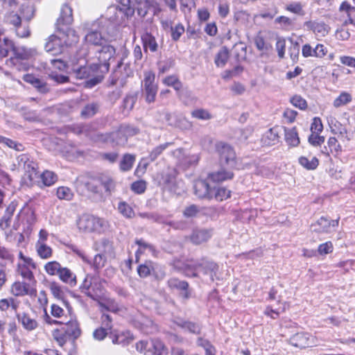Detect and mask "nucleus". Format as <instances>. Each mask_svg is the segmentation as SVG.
<instances>
[{
    "label": "nucleus",
    "mask_w": 355,
    "mask_h": 355,
    "mask_svg": "<svg viewBox=\"0 0 355 355\" xmlns=\"http://www.w3.org/2000/svg\"><path fill=\"white\" fill-rule=\"evenodd\" d=\"M110 24L105 19H98L87 28L84 40L87 44L101 46L112 40L108 30Z\"/></svg>",
    "instance_id": "nucleus-1"
},
{
    "label": "nucleus",
    "mask_w": 355,
    "mask_h": 355,
    "mask_svg": "<svg viewBox=\"0 0 355 355\" xmlns=\"http://www.w3.org/2000/svg\"><path fill=\"white\" fill-rule=\"evenodd\" d=\"M115 54V48L106 43L101 46V49L96 50L92 56L88 51V58L94 61L95 69H101V72L107 73L110 69V61L114 60Z\"/></svg>",
    "instance_id": "nucleus-2"
},
{
    "label": "nucleus",
    "mask_w": 355,
    "mask_h": 355,
    "mask_svg": "<svg viewBox=\"0 0 355 355\" xmlns=\"http://www.w3.org/2000/svg\"><path fill=\"white\" fill-rule=\"evenodd\" d=\"M89 60H91L88 58V49L83 46L77 51L73 60V73L78 79L88 78L97 70L95 69L94 64L90 67L86 65Z\"/></svg>",
    "instance_id": "nucleus-3"
},
{
    "label": "nucleus",
    "mask_w": 355,
    "mask_h": 355,
    "mask_svg": "<svg viewBox=\"0 0 355 355\" xmlns=\"http://www.w3.org/2000/svg\"><path fill=\"white\" fill-rule=\"evenodd\" d=\"M11 51L13 55L6 60V64L7 66L15 67L19 71L26 69L24 64L22 63L23 60H28L37 53L35 49H28L25 46H15L14 44Z\"/></svg>",
    "instance_id": "nucleus-4"
},
{
    "label": "nucleus",
    "mask_w": 355,
    "mask_h": 355,
    "mask_svg": "<svg viewBox=\"0 0 355 355\" xmlns=\"http://www.w3.org/2000/svg\"><path fill=\"white\" fill-rule=\"evenodd\" d=\"M60 329L55 330L53 336L58 341L60 345H63L67 339L75 340L78 338L81 333L79 324L76 320H70L62 324Z\"/></svg>",
    "instance_id": "nucleus-5"
},
{
    "label": "nucleus",
    "mask_w": 355,
    "mask_h": 355,
    "mask_svg": "<svg viewBox=\"0 0 355 355\" xmlns=\"http://www.w3.org/2000/svg\"><path fill=\"white\" fill-rule=\"evenodd\" d=\"M80 230L85 232H103L107 227V222L92 215H83L77 223Z\"/></svg>",
    "instance_id": "nucleus-6"
},
{
    "label": "nucleus",
    "mask_w": 355,
    "mask_h": 355,
    "mask_svg": "<svg viewBox=\"0 0 355 355\" xmlns=\"http://www.w3.org/2000/svg\"><path fill=\"white\" fill-rule=\"evenodd\" d=\"M3 20L6 24L12 27L17 37L24 38L30 36L31 31L28 25L22 23L21 17L15 10L6 12Z\"/></svg>",
    "instance_id": "nucleus-7"
},
{
    "label": "nucleus",
    "mask_w": 355,
    "mask_h": 355,
    "mask_svg": "<svg viewBox=\"0 0 355 355\" xmlns=\"http://www.w3.org/2000/svg\"><path fill=\"white\" fill-rule=\"evenodd\" d=\"M189 267L198 272L209 275L211 282H214V277L218 270V264L207 258H202L196 263H191Z\"/></svg>",
    "instance_id": "nucleus-8"
},
{
    "label": "nucleus",
    "mask_w": 355,
    "mask_h": 355,
    "mask_svg": "<svg viewBox=\"0 0 355 355\" xmlns=\"http://www.w3.org/2000/svg\"><path fill=\"white\" fill-rule=\"evenodd\" d=\"M155 76L152 71L144 72V91L146 101L151 103L155 101L157 92V85L155 83Z\"/></svg>",
    "instance_id": "nucleus-9"
},
{
    "label": "nucleus",
    "mask_w": 355,
    "mask_h": 355,
    "mask_svg": "<svg viewBox=\"0 0 355 355\" xmlns=\"http://www.w3.org/2000/svg\"><path fill=\"white\" fill-rule=\"evenodd\" d=\"M139 132V129L130 124H122L119 130L112 134V138L115 140L116 144L124 145L129 137L137 135Z\"/></svg>",
    "instance_id": "nucleus-10"
},
{
    "label": "nucleus",
    "mask_w": 355,
    "mask_h": 355,
    "mask_svg": "<svg viewBox=\"0 0 355 355\" xmlns=\"http://www.w3.org/2000/svg\"><path fill=\"white\" fill-rule=\"evenodd\" d=\"M216 148L220 155L221 162H225L231 168L236 166V153L233 148L223 142L217 143Z\"/></svg>",
    "instance_id": "nucleus-11"
},
{
    "label": "nucleus",
    "mask_w": 355,
    "mask_h": 355,
    "mask_svg": "<svg viewBox=\"0 0 355 355\" xmlns=\"http://www.w3.org/2000/svg\"><path fill=\"white\" fill-rule=\"evenodd\" d=\"M64 48L62 42V38L59 35L57 32L46 39L44 44V49L53 55L60 54Z\"/></svg>",
    "instance_id": "nucleus-12"
},
{
    "label": "nucleus",
    "mask_w": 355,
    "mask_h": 355,
    "mask_svg": "<svg viewBox=\"0 0 355 355\" xmlns=\"http://www.w3.org/2000/svg\"><path fill=\"white\" fill-rule=\"evenodd\" d=\"M339 218L336 220H329L324 216L320 217L315 223L311 224V230L317 233H330L331 227L338 225Z\"/></svg>",
    "instance_id": "nucleus-13"
},
{
    "label": "nucleus",
    "mask_w": 355,
    "mask_h": 355,
    "mask_svg": "<svg viewBox=\"0 0 355 355\" xmlns=\"http://www.w3.org/2000/svg\"><path fill=\"white\" fill-rule=\"evenodd\" d=\"M35 285L31 282H17L12 284L11 291L15 296H33L37 293Z\"/></svg>",
    "instance_id": "nucleus-14"
},
{
    "label": "nucleus",
    "mask_w": 355,
    "mask_h": 355,
    "mask_svg": "<svg viewBox=\"0 0 355 355\" xmlns=\"http://www.w3.org/2000/svg\"><path fill=\"white\" fill-rule=\"evenodd\" d=\"M58 33L62 38V42L64 46H71L76 44L79 40V36L77 35L76 32L68 26L62 28H59Z\"/></svg>",
    "instance_id": "nucleus-15"
},
{
    "label": "nucleus",
    "mask_w": 355,
    "mask_h": 355,
    "mask_svg": "<svg viewBox=\"0 0 355 355\" xmlns=\"http://www.w3.org/2000/svg\"><path fill=\"white\" fill-rule=\"evenodd\" d=\"M194 193L200 198H212L213 189H211L209 184L205 180H197L193 186Z\"/></svg>",
    "instance_id": "nucleus-16"
},
{
    "label": "nucleus",
    "mask_w": 355,
    "mask_h": 355,
    "mask_svg": "<svg viewBox=\"0 0 355 355\" xmlns=\"http://www.w3.org/2000/svg\"><path fill=\"white\" fill-rule=\"evenodd\" d=\"M168 286L171 289H175L180 291L183 298L188 299L190 297L189 284L187 282L173 277L168 280Z\"/></svg>",
    "instance_id": "nucleus-17"
},
{
    "label": "nucleus",
    "mask_w": 355,
    "mask_h": 355,
    "mask_svg": "<svg viewBox=\"0 0 355 355\" xmlns=\"http://www.w3.org/2000/svg\"><path fill=\"white\" fill-rule=\"evenodd\" d=\"M283 132L282 126H275L269 129L263 135L262 141L266 146H272L279 142V134Z\"/></svg>",
    "instance_id": "nucleus-18"
},
{
    "label": "nucleus",
    "mask_w": 355,
    "mask_h": 355,
    "mask_svg": "<svg viewBox=\"0 0 355 355\" xmlns=\"http://www.w3.org/2000/svg\"><path fill=\"white\" fill-rule=\"evenodd\" d=\"M212 236V230L196 229L193 231L190 239L194 244L198 245L207 241Z\"/></svg>",
    "instance_id": "nucleus-19"
},
{
    "label": "nucleus",
    "mask_w": 355,
    "mask_h": 355,
    "mask_svg": "<svg viewBox=\"0 0 355 355\" xmlns=\"http://www.w3.org/2000/svg\"><path fill=\"white\" fill-rule=\"evenodd\" d=\"M311 337L307 333H297L290 338V343L297 347L305 348L309 347L311 342Z\"/></svg>",
    "instance_id": "nucleus-20"
},
{
    "label": "nucleus",
    "mask_w": 355,
    "mask_h": 355,
    "mask_svg": "<svg viewBox=\"0 0 355 355\" xmlns=\"http://www.w3.org/2000/svg\"><path fill=\"white\" fill-rule=\"evenodd\" d=\"M304 26L315 34L322 37L327 35L330 30L329 26L324 22L307 21Z\"/></svg>",
    "instance_id": "nucleus-21"
},
{
    "label": "nucleus",
    "mask_w": 355,
    "mask_h": 355,
    "mask_svg": "<svg viewBox=\"0 0 355 355\" xmlns=\"http://www.w3.org/2000/svg\"><path fill=\"white\" fill-rule=\"evenodd\" d=\"M24 80L31 84L39 92L42 94H46L50 91V87L46 82L32 75H27L24 78Z\"/></svg>",
    "instance_id": "nucleus-22"
},
{
    "label": "nucleus",
    "mask_w": 355,
    "mask_h": 355,
    "mask_svg": "<svg viewBox=\"0 0 355 355\" xmlns=\"http://www.w3.org/2000/svg\"><path fill=\"white\" fill-rule=\"evenodd\" d=\"M175 323L180 328L191 334L199 335L201 333L202 327L200 324L197 322L178 319Z\"/></svg>",
    "instance_id": "nucleus-23"
},
{
    "label": "nucleus",
    "mask_w": 355,
    "mask_h": 355,
    "mask_svg": "<svg viewBox=\"0 0 355 355\" xmlns=\"http://www.w3.org/2000/svg\"><path fill=\"white\" fill-rule=\"evenodd\" d=\"M60 279L64 283L73 287L77 284L76 276L68 268L62 267L58 274Z\"/></svg>",
    "instance_id": "nucleus-24"
},
{
    "label": "nucleus",
    "mask_w": 355,
    "mask_h": 355,
    "mask_svg": "<svg viewBox=\"0 0 355 355\" xmlns=\"http://www.w3.org/2000/svg\"><path fill=\"white\" fill-rule=\"evenodd\" d=\"M164 352V344L159 340H153L149 343L145 355H163Z\"/></svg>",
    "instance_id": "nucleus-25"
},
{
    "label": "nucleus",
    "mask_w": 355,
    "mask_h": 355,
    "mask_svg": "<svg viewBox=\"0 0 355 355\" xmlns=\"http://www.w3.org/2000/svg\"><path fill=\"white\" fill-rule=\"evenodd\" d=\"M17 318L19 322L21 323L23 327L28 331H33L38 326L37 322L26 313H17Z\"/></svg>",
    "instance_id": "nucleus-26"
},
{
    "label": "nucleus",
    "mask_w": 355,
    "mask_h": 355,
    "mask_svg": "<svg viewBox=\"0 0 355 355\" xmlns=\"http://www.w3.org/2000/svg\"><path fill=\"white\" fill-rule=\"evenodd\" d=\"M285 135V140L288 145L295 147L300 144V138L295 128L291 129L283 127Z\"/></svg>",
    "instance_id": "nucleus-27"
},
{
    "label": "nucleus",
    "mask_w": 355,
    "mask_h": 355,
    "mask_svg": "<svg viewBox=\"0 0 355 355\" xmlns=\"http://www.w3.org/2000/svg\"><path fill=\"white\" fill-rule=\"evenodd\" d=\"M234 173L231 171L220 168L218 171L213 172L209 175V178L215 182H219L233 178Z\"/></svg>",
    "instance_id": "nucleus-28"
},
{
    "label": "nucleus",
    "mask_w": 355,
    "mask_h": 355,
    "mask_svg": "<svg viewBox=\"0 0 355 355\" xmlns=\"http://www.w3.org/2000/svg\"><path fill=\"white\" fill-rule=\"evenodd\" d=\"M141 40L144 50L146 51L148 49L151 52H155L158 49V44L156 42L155 37L149 33H146L141 36Z\"/></svg>",
    "instance_id": "nucleus-29"
},
{
    "label": "nucleus",
    "mask_w": 355,
    "mask_h": 355,
    "mask_svg": "<svg viewBox=\"0 0 355 355\" xmlns=\"http://www.w3.org/2000/svg\"><path fill=\"white\" fill-rule=\"evenodd\" d=\"M19 10L24 19L29 21L34 17L36 8L33 3L26 2L21 5Z\"/></svg>",
    "instance_id": "nucleus-30"
},
{
    "label": "nucleus",
    "mask_w": 355,
    "mask_h": 355,
    "mask_svg": "<svg viewBox=\"0 0 355 355\" xmlns=\"http://www.w3.org/2000/svg\"><path fill=\"white\" fill-rule=\"evenodd\" d=\"M73 21L72 9L68 5L64 4L61 8L60 16L58 19V24L69 25Z\"/></svg>",
    "instance_id": "nucleus-31"
},
{
    "label": "nucleus",
    "mask_w": 355,
    "mask_h": 355,
    "mask_svg": "<svg viewBox=\"0 0 355 355\" xmlns=\"http://www.w3.org/2000/svg\"><path fill=\"white\" fill-rule=\"evenodd\" d=\"M135 243L139 245V248L136 252V261H139V256L144 254L146 251H148L153 254H155V247L146 242L144 239H136Z\"/></svg>",
    "instance_id": "nucleus-32"
},
{
    "label": "nucleus",
    "mask_w": 355,
    "mask_h": 355,
    "mask_svg": "<svg viewBox=\"0 0 355 355\" xmlns=\"http://www.w3.org/2000/svg\"><path fill=\"white\" fill-rule=\"evenodd\" d=\"M15 210V207L13 205H10L7 207L4 215L0 219V228L1 230H5L10 226L11 219Z\"/></svg>",
    "instance_id": "nucleus-33"
},
{
    "label": "nucleus",
    "mask_w": 355,
    "mask_h": 355,
    "mask_svg": "<svg viewBox=\"0 0 355 355\" xmlns=\"http://www.w3.org/2000/svg\"><path fill=\"white\" fill-rule=\"evenodd\" d=\"M233 55L238 62L244 61L247 58V46L243 42L236 43L233 46Z\"/></svg>",
    "instance_id": "nucleus-34"
},
{
    "label": "nucleus",
    "mask_w": 355,
    "mask_h": 355,
    "mask_svg": "<svg viewBox=\"0 0 355 355\" xmlns=\"http://www.w3.org/2000/svg\"><path fill=\"white\" fill-rule=\"evenodd\" d=\"M254 42L257 49L261 52V55H263L272 50V45L270 43L266 42L264 38L259 34L255 36Z\"/></svg>",
    "instance_id": "nucleus-35"
},
{
    "label": "nucleus",
    "mask_w": 355,
    "mask_h": 355,
    "mask_svg": "<svg viewBox=\"0 0 355 355\" xmlns=\"http://www.w3.org/2000/svg\"><path fill=\"white\" fill-rule=\"evenodd\" d=\"M17 272L24 278L33 284L37 283L35 279L34 275L26 263H19L17 266Z\"/></svg>",
    "instance_id": "nucleus-36"
},
{
    "label": "nucleus",
    "mask_w": 355,
    "mask_h": 355,
    "mask_svg": "<svg viewBox=\"0 0 355 355\" xmlns=\"http://www.w3.org/2000/svg\"><path fill=\"white\" fill-rule=\"evenodd\" d=\"M136 157L135 155L126 153L123 155L120 164L119 168L121 171H129L135 162Z\"/></svg>",
    "instance_id": "nucleus-37"
},
{
    "label": "nucleus",
    "mask_w": 355,
    "mask_h": 355,
    "mask_svg": "<svg viewBox=\"0 0 355 355\" xmlns=\"http://www.w3.org/2000/svg\"><path fill=\"white\" fill-rule=\"evenodd\" d=\"M285 10L300 17L306 15L304 6L300 2H291L286 5Z\"/></svg>",
    "instance_id": "nucleus-38"
},
{
    "label": "nucleus",
    "mask_w": 355,
    "mask_h": 355,
    "mask_svg": "<svg viewBox=\"0 0 355 355\" xmlns=\"http://www.w3.org/2000/svg\"><path fill=\"white\" fill-rule=\"evenodd\" d=\"M229 58V51L226 47H223L216 54L214 62L218 67H224Z\"/></svg>",
    "instance_id": "nucleus-39"
},
{
    "label": "nucleus",
    "mask_w": 355,
    "mask_h": 355,
    "mask_svg": "<svg viewBox=\"0 0 355 355\" xmlns=\"http://www.w3.org/2000/svg\"><path fill=\"white\" fill-rule=\"evenodd\" d=\"M275 22L279 24L284 29L291 30L295 27V19L286 16H279L275 18Z\"/></svg>",
    "instance_id": "nucleus-40"
},
{
    "label": "nucleus",
    "mask_w": 355,
    "mask_h": 355,
    "mask_svg": "<svg viewBox=\"0 0 355 355\" xmlns=\"http://www.w3.org/2000/svg\"><path fill=\"white\" fill-rule=\"evenodd\" d=\"M327 146L329 150L326 148V151H323V154L327 156H329L331 153L337 155L341 151V146L335 137H330L328 139Z\"/></svg>",
    "instance_id": "nucleus-41"
},
{
    "label": "nucleus",
    "mask_w": 355,
    "mask_h": 355,
    "mask_svg": "<svg viewBox=\"0 0 355 355\" xmlns=\"http://www.w3.org/2000/svg\"><path fill=\"white\" fill-rule=\"evenodd\" d=\"M37 252L42 259H49L52 256V249L39 240L36 243Z\"/></svg>",
    "instance_id": "nucleus-42"
},
{
    "label": "nucleus",
    "mask_w": 355,
    "mask_h": 355,
    "mask_svg": "<svg viewBox=\"0 0 355 355\" xmlns=\"http://www.w3.org/2000/svg\"><path fill=\"white\" fill-rule=\"evenodd\" d=\"M352 101V95L347 92H343L340 94L334 101L333 105L335 107L338 108L347 105Z\"/></svg>",
    "instance_id": "nucleus-43"
},
{
    "label": "nucleus",
    "mask_w": 355,
    "mask_h": 355,
    "mask_svg": "<svg viewBox=\"0 0 355 355\" xmlns=\"http://www.w3.org/2000/svg\"><path fill=\"white\" fill-rule=\"evenodd\" d=\"M85 187L88 191L94 193H101V184L99 178H91L84 183Z\"/></svg>",
    "instance_id": "nucleus-44"
},
{
    "label": "nucleus",
    "mask_w": 355,
    "mask_h": 355,
    "mask_svg": "<svg viewBox=\"0 0 355 355\" xmlns=\"http://www.w3.org/2000/svg\"><path fill=\"white\" fill-rule=\"evenodd\" d=\"M97 279L94 277H89L88 275L85 277L82 286L81 288L83 289L82 292H85V294H87V296L92 297L94 299L93 295L89 292L90 288H92V289H94V287L96 286Z\"/></svg>",
    "instance_id": "nucleus-45"
},
{
    "label": "nucleus",
    "mask_w": 355,
    "mask_h": 355,
    "mask_svg": "<svg viewBox=\"0 0 355 355\" xmlns=\"http://www.w3.org/2000/svg\"><path fill=\"white\" fill-rule=\"evenodd\" d=\"M299 163L307 170H314L318 167L319 161L316 157H313L309 160L307 157L302 156L299 158Z\"/></svg>",
    "instance_id": "nucleus-46"
},
{
    "label": "nucleus",
    "mask_w": 355,
    "mask_h": 355,
    "mask_svg": "<svg viewBox=\"0 0 355 355\" xmlns=\"http://www.w3.org/2000/svg\"><path fill=\"white\" fill-rule=\"evenodd\" d=\"M191 115L193 118L202 121L210 120L213 118L212 114L207 110L202 108H198L193 110L191 112Z\"/></svg>",
    "instance_id": "nucleus-47"
},
{
    "label": "nucleus",
    "mask_w": 355,
    "mask_h": 355,
    "mask_svg": "<svg viewBox=\"0 0 355 355\" xmlns=\"http://www.w3.org/2000/svg\"><path fill=\"white\" fill-rule=\"evenodd\" d=\"M101 186H103L107 194H110L115 189V182L109 176H101L99 178Z\"/></svg>",
    "instance_id": "nucleus-48"
},
{
    "label": "nucleus",
    "mask_w": 355,
    "mask_h": 355,
    "mask_svg": "<svg viewBox=\"0 0 355 355\" xmlns=\"http://www.w3.org/2000/svg\"><path fill=\"white\" fill-rule=\"evenodd\" d=\"M42 183L47 187L53 185L58 179L56 174L50 171H45L40 175Z\"/></svg>",
    "instance_id": "nucleus-49"
},
{
    "label": "nucleus",
    "mask_w": 355,
    "mask_h": 355,
    "mask_svg": "<svg viewBox=\"0 0 355 355\" xmlns=\"http://www.w3.org/2000/svg\"><path fill=\"white\" fill-rule=\"evenodd\" d=\"M175 176L176 171L175 169H168L162 173V181L166 188L175 182Z\"/></svg>",
    "instance_id": "nucleus-50"
},
{
    "label": "nucleus",
    "mask_w": 355,
    "mask_h": 355,
    "mask_svg": "<svg viewBox=\"0 0 355 355\" xmlns=\"http://www.w3.org/2000/svg\"><path fill=\"white\" fill-rule=\"evenodd\" d=\"M213 198L218 201H223L230 197L231 191L225 187H217L212 189Z\"/></svg>",
    "instance_id": "nucleus-51"
},
{
    "label": "nucleus",
    "mask_w": 355,
    "mask_h": 355,
    "mask_svg": "<svg viewBox=\"0 0 355 355\" xmlns=\"http://www.w3.org/2000/svg\"><path fill=\"white\" fill-rule=\"evenodd\" d=\"M62 268L60 263L55 261H49L44 266L46 272L51 276L58 275Z\"/></svg>",
    "instance_id": "nucleus-52"
},
{
    "label": "nucleus",
    "mask_w": 355,
    "mask_h": 355,
    "mask_svg": "<svg viewBox=\"0 0 355 355\" xmlns=\"http://www.w3.org/2000/svg\"><path fill=\"white\" fill-rule=\"evenodd\" d=\"M289 41L291 42V46L288 48V53L291 60L293 62H296L300 55V45L298 42L294 41L291 38L289 39Z\"/></svg>",
    "instance_id": "nucleus-53"
},
{
    "label": "nucleus",
    "mask_w": 355,
    "mask_h": 355,
    "mask_svg": "<svg viewBox=\"0 0 355 355\" xmlns=\"http://www.w3.org/2000/svg\"><path fill=\"white\" fill-rule=\"evenodd\" d=\"M153 270V263L151 261H146L145 263L139 266L137 268V272L141 277L145 278L150 275L151 271Z\"/></svg>",
    "instance_id": "nucleus-54"
},
{
    "label": "nucleus",
    "mask_w": 355,
    "mask_h": 355,
    "mask_svg": "<svg viewBox=\"0 0 355 355\" xmlns=\"http://www.w3.org/2000/svg\"><path fill=\"white\" fill-rule=\"evenodd\" d=\"M37 164L33 161H30L28 164H26L25 167L22 168L26 172V175L29 179L30 181H33L35 178L37 177V173L36 171Z\"/></svg>",
    "instance_id": "nucleus-55"
},
{
    "label": "nucleus",
    "mask_w": 355,
    "mask_h": 355,
    "mask_svg": "<svg viewBox=\"0 0 355 355\" xmlns=\"http://www.w3.org/2000/svg\"><path fill=\"white\" fill-rule=\"evenodd\" d=\"M119 211L125 217L132 218L135 216L132 208L125 202H120L118 205Z\"/></svg>",
    "instance_id": "nucleus-56"
},
{
    "label": "nucleus",
    "mask_w": 355,
    "mask_h": 355,
    "mask_svg": "<svg viewBox=\"0 0 355 355\" xmlns=\"http://www.w3.org/2000/svg\"><path fill=\"white\" fill-rule=\"evenodd\" d=\"M98 105L97 103H89L84 107L81 111V116L84 118H90L93 116L98 111Z\"/></svg>",
    "instance_id": "nucleus-57"
},
{
    "label": "nucleus",
    "mask_w": 355,
    "mask_h": 355,
    "mask_svg": "<svg viewBox=\"0 0 355 355\" xmlns=\"http://www.w3.org/2000/svg\"><path fill=\"white\" fill-rule=\"evenodd\" d=\"M0 144H4L5 146L10 148H13L17 151H22L24 150V146L21 144L1 135H0Z\"/></svg>",
    "instance_id": "nucleus-58"
},
{
    "label": "nucleus",
    "mask_w": 355,
    "mask_h": 355,
    "mask_svg": "<svg viewBox=\"0 0 355 355\" xmlns=\"http://www.w3.org/2000/svg\"><path fill=\"white\" fill-rule=\"evenodd\" d=\"M57 196L59 199L71 200L73 197V193L67 187H60L57 189Z\"/></svg>",
    "instance_id": "nucleus-59"
},
{
    "label": "nucleus",
    "mask_w": 355,
    "mask_h": 355,
    "mask_svg": "<svg viewBox=\"0 0 355 355\" xmlns=\"http://www.w3.org/2000/svg\"><path fill=\"white\" fill-rule=\"evenodd\" d=\"M166 189L176 195H181L185 191L184 184L181 180H175V182L170 184Z\"/></svg>",
    "instance_id": "nucleus-60"
},
{
    "label": "nucleus",
    "mask_w": 355,
    "mask_h": 355,
    "mask_svg": "<svg viewBox=\"0 0 355 355\" xmlns=\"http://www.w3.org/2000/svg\"><path fill=\"white\" fill-rule=\"evenodd\" d=\"M170 145V143H165L156 146L149 154V159L150 162L155 161L162 152Z\"/></svg>",
    "instance_id": "nucleus-61"
},
{
    "label": "nucleus",
    "mask_w": 355,
    "mask_h": 355,
    "mask_svg": "<svg viewBox=\"0 0 355 355\" xmlns=\"http://www.w3.org/2000/svg\"><path fill=\"white\" fill-rule=\"evenodd\" d=\"M184 26L179 23L171 27V38L173 41H178L184 32Z\"/></svg>",
    "instance_id": "nucleus-62"
},
{
    "label": "nucleus",
    "mask_w": 355,
    "mask_h": 355,
    "mask_svg": "<svg viewBox=\"0 0 355 355\" xmlns=\"http://www.w3.org/2000/svg\"><path fill=\"white\" fill-rule=\"evenodd\" d=\"M276 50L279 58H284L286 51V40L282 37H278L276 42Z\"/></svg>",
    "instance_id": "nucleus-63"
},
{
    "label": "nucleus",
    "mask_w": 355,
    "mask_h": 355,
    "mask_svg": "<svg viewBox=\"0 0 355 355\" xmlns=\"http://www.w3.org/2000/svg\"><path fill=\"white\" fill-rule=\"evenodd\" d=\"M288 307V304L286 302H284L282 307L276 309L267 307L264 313L266 315L270 316L272 318H276V317H277L281 312H284Z\"/></svg>",
    "instance_id": "nucleus-64"
}]
</instances>
